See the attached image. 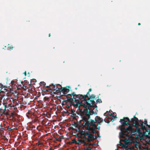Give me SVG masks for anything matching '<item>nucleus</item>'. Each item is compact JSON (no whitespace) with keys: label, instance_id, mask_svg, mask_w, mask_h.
<instances>
[{"label":"nucleus","instance_id":"nucleus-1","mask_svg":"<svg viewBox=\"0 0 150 150\" xmlns=\"http://www.w3.org/2000/svg\"><path fill=\"white\" fill-rule=\"evenodd\" d=\"M138 119L136 117L134 118H132L130 120L128 117H124L122 119H121L120 122L122 125L119 126V128L122 132L120 133V136H122L123 132H127V133H130V137L133 135H134L136 132V130L133 129L132 127L133 124H129V122H132L133 123H136L138 122L139 121Z\"/></svg>","mask_w":150,"mask_h":150},{"label":"nucleus","instance_id":"nucleus-2","mask_svg":"<svg viewBox=\"0 0 150 150\" xmlns=\"http://www.w3.org/2000/svg\"><path fill=\"white\" fill-rule=\"evenodd\" d=\"M96 105H93V106H91L86 107H83L85 108L83 109V112L81 114L82 118L81 121L83 122V123H85L86 122H90L91 119H90V116L95 113V112L94 111V107Z\"/></svg>","mask_w":150,"mask_h":150},{"label":"nucleus","instance_id":"nucleus-3","mask_svg":"<svg viewBox=\"0 0 150 150\" xmlns=\"http://www.w3.org/2000/svg\"><path fill=\"white\" fill-rule=\"evenodd\" d=\"M95 97V95L94 94H92L90 96L88 95V97H87L84 100H77L78 102L74 104V105L77 107L93 106V105H96V103L94 100Z\"/></svg>","mask_w":150,"mask_h":150},{"label":"nucleus","instance_id":"nucleus-4","mask_svg":"<svg viewBox=\"0 0 150 150\" xmlns=\"http://www.w3.org/2000/svg\"><path fill=\"white\" fill-rule=\"evenodd\" d=\"M90 122H86L82 123V125L87 130L90 131L93 134L98 133V131H96L95 129L97 128V126L95 124L93 120H91Z\"/></svg>","mask_w":150,"mask_h":150},{"label":"nucleus","instance_id":"nucleus-5","mask_svg":"<svg viewBox=\"0 0 150 150\" xmlns=\"http://www.w3.org/2000/svg\"><path fill=\"white\" fill-rule=\"evenodd\" d=\"M121 132L119 133V135L120 137V142L119 145L121 146V148L127 149V147L128 144L129 143V141L128 139L126 138L125 137L124 135H125L126 136L129 137V135L128 134L129 133H127V132H123V134L122 136H120V134Z\"/></svg>","mask_w":150,"mask_h":150},{"label":"nucleus","instance_id":"nucleus-6","mask_svg":"<svg viewBox=\"0 0 150 150\" xmlns=\"http://www.w3.org/2000/svg\"><path fill=\"white\" fill-rule=\"evenodd\" d=\"M69 88H71V87L69 86H67L65 87H63L61 86V92H62L64 94V95L66 97L67 99L66 100V101L69 102L70 103H73L76 102L73 100L72 101V99L73 98L72 97L71 98V94L73 92L71 93L70 94H67L70 91Z\"/></svg>","mask_w":150,"mask_h":150},{"label":"nucleus","instance_id":"nucleus-7","mask_svg":"<svg viewBox=\"0 0 150 150\" xmlns=\"http://www.w3.org/2000/svg\"><path fill=\"white\" fill-rule=\"evenodd\" d=\"M92 89L90 88L88 90V91L86 95H82L80 94H76L75 92H73L71 94V98L72 97V101L73 100L76 101L77 100H84L87 97H88V95H89V92L91 91Z\"/></svg>","mask_w":150,"mask_h":150},{"label":"nucleus","instance_id":"nucleus-8","mask_svg":"<svg viewBox=\"0 0 150 150\" xmlns=\"http://www.w3.org/2000/svg\"><path fill=\"white\" fill-rule=\"evenodd\" d=\"M141 121V120H139L138 121V122L133 124V126H134L136 127L137 129V132L139 133H140V130L139 128V126H142L143 125V124L144 123V122L143 121L142 122H139Z\"/></svg>","mask_w":150,"mask_h":150},{"label":"nucleus","instance_id":"nucleus-9","mask_svg":"<svg viewBox=\"0 0 150 150\" xmlns=\"http://www.w3.org/2000/svg\"><path fill=\"white\" fill-rule=\"evenodd\" d=\"M86 136L88 137V142L93 141L94 140V135L91 134L89 131H88V133Z\"/></svg>","mask_w":150,"mask_h":150},{"label":"nucleus","instance_id":"nucleus-10","mask_svg":"<svg viewBox=\"0 0 150 150\" xmlns=\"http://www.w3.org/2000/svg\"><path fill=\"white\" fill-rule=\"evenodd\" d=\"M66 100H64V102L65 103L66 105V107L67 108H69L71 105V103H73V105L74 106H76L77 107V106H75L74 105V104H75V103H74V102L73 103H70L69 102L66 101ZM78 101L77 102H76V103H78Z\"/></svg>","mask_w":150,"mask_h":150},{"label":"nucleus","instance_id":"nucleus-11","mask_svg":"<svg viewBox=\"0 0 150 150\" xmlns=\"http://www.w3.org/2000/svg\"><path fill=\"white\" fill-rule=\"evenodd\" d=\"M52 84L49 86H47L46 87L45 91L46 92H52L53 90V88H51V87H52Z\"/></svg>","mask_w":150,"mask_h":150},{"label":"nucleus","instance_id":"nucleus-12","mask_svg":"<svg viewBox=\"0 0 150 150\" xmlns=\"http://www.w3.org/2000/svg\"><path fill=\"white\" fill-rule=\"evenodd\" d=\"M103 120L99 116H96L95 118V122H103Z\"/></svg>","mask_w":150,"mask_h":150},{"label":"nucleus","instance_id":"nucleus-13","mask_svg":"<svg viewBox=\"0 0 150 150\" xmlns=\"http://www.w3.org/2000/svg\"><path fill=\"white\" fill-rule=\"evenodd\" d=\"M141 129H142L144 131H146L147 132H150V129H148L144 125H143L141 126Z\"/></svg>","mask_w":150,"mask_h":150},{"label":"nucleus","instance_id":"nucleus-14","mask_svg":"<svg viewBox=\"0 0 150 150\" xmlns=\"http://www.w3.org/2000/svg\"><path fill=\"white\" fill-rule=\"evenodd\" d=\"M52 86H53L52 88L53 90L59 91L60 92L61 91V88H59L57 87H55V85L52 83Z\"/></svg>","mask_w":150,"mask_h":150},{"label":"nucleus","instance_id":"nucleus-15","mask_svg":"<svg viewBox=\"0 0 150 150\" xmlns=\"http://www.w3.org/2000/svg\"><path fill=\"white\" fill-rule=\"evenodd\" d=\"M5 47H6V49L8 50H12L13 48V47L12 46V45L11 46L9 44H8L7 45V47L6 46H5Z\"/></svg>","mask_w":150,"mask_h":150},{"label":"nucleus","instance_id":"nucleus-16","mask_svg":"<svg viewBox=\"0 0 150 150\" xmlns=\"http://www.w3.org/2000/svg\"><path fill=\"white\" fill-rule=\"evenodd\" d=\"M76 142L78 143L77 144H78L79 143H81L82 144H83L86 142H85V140L79 139V138L76 141Z\"/></svg>","mask_w":150,"mask_h":150},{"label":"nucleus","instance_id":"nucleus-17","mask_svg":"<svg viewBox=\"0 0 150 150\" xmlns=\"http://www.w3.org/2000/svg\"><path fill=\"white\" fill-rule=\"evenodd\" d=\"M87 133L88 131L86 132L82 131L81 132V135L86 136Z\"/></svg>","mask_w":150,"mask_h":150},{"label":"nucleus","instance_id":"nucleus-18","mask_svg":"<svg viewBox=\"0 0 150 150\" xmlns=\"http://www.w3.org/2000/svg\"><path fill=\"white\" fill-rule=\"evenodd\" d=\"M4 88H5V87L2 84H0V92L3 91L2 90Z\"/></svg>","mask_w":150,"mask_h":150},{"label":"nucleus","instance_id":"nucleus-19","mask_svg":"<svg viewBox=\"0 0 150 150\" xmlns=\"http://www.w3.org/2000/svg\"><path fill=\"white\" fill-rule=\"evenodd\" d=\"M33 85H34V83H30V84H29V88H30L31 89L33 88V87H34Z\"/></svg>","mask_w":150,"mask_h":150},{"label":"nucleus","instance_id":"nucleus-20","mask_svg":"<svg viewBox=\"0 0 150 150\" xmlns=\"http://www.w3.org/2000/svg\"><path fill=\"white\" fill-rule=\"evenodd\" d=\"M72 143H75L76 144H78V143L76 142V139H73V140H72Z\"/></svg>","mask_w":150,"mask_h":150},{"label":"nucleus","instance_id":"nucleus-21","mask_svg":"<svg viewBox=\"0 0 150 150\" xmlns=\"http://www.w3.org/2000/svg\"><path fill=\"white\" fill-rule=\"evenodd\" d=\"M6 109L4 108V109H1L0 110V112L2 113V114H4Z\"/></svg>","mask_w":150,"mask_h":150},{"label":"nucleus","instance_id":"nucleus-22","mask_svg":"<svg viewBox=\"0 0 150 150\" xmlns=\"http://www.w3.org/2000/svg\"><path fill=\"white\" fill-rule=\"evenodd\" d=\"M40 85L41 86H45L46 85V83L44 82H41L40 83Z\"/></svg>","mask_w":150,"mask_h":150},{"label":"nucleus","instance_id":"nucleus-23","mask_svg":"<svg viewBox=\"0 0 150 150\" xmlns=\"http://www.w3.org/2000/svg\"><path fill=\"white\" fill-rule=\"evenodd\" d=\"M86 136H84L83 137V138L85 139L84 140H85V142L86 141L88 142V138L86 137Z\"/></svg>","mask_w":150,"mask_h":150},{"label":"nucleus","instance_id":"nucleus-24","mask_svg":"<svg viewBox=\"0 0 150 150\" xmlns=\"http://www.w3.org/2000/svg\"><path fill=\"white\" fill-rule=\"evenodd\" d=\"M36 82V80L35 79H33L31 80L30 83H34V84Z\"/></svg>","mask_w":150,"mask_h":150},{"label":"nucleus","instance_id":"nucleus-25","mask_svg":"<svg viewBox=\"0 0 150 150\" xmlns=\"http://www.w3.org/2000/svg\"><path fill=\"white\" fill-rule=\"evenodd\" d=\"M3 104L4 106V108L6 109L7 108L6 103L5 102H3Z\"/></svg>","mask_w":150,"mask_h":150},{"label":"nucleus","instance_id":"nucleus-26","mask_svg":"<svg viewBox=\"0 0 150 150\" xmlns=\"http://www.w3.org/2000/svg\"><path fill=\"white\" fill-rule=\"evenodd\" d=\"M144 123L145 124V125H146V126H148V125L147 123V121L145 119H144Z\"/></svg>","mask_w":150,"mask_h":150},{"label":"nucleus","instance_id":"nucleus-27","mask_svg":"<svg viewBox=\"0 0 150 150\" xmlns=\"http://www.w3.org/2000/svg\"><path fill=\"white\" fill-rule=\"evenodd\" d=\"M30 113L29 112H28L26 114L27 116L29 118H30L31 117L30 116Z\"/></svg>","mask_w":150,"mask_h":150},{"label":"nucleus","instance_id":"nucleus-28","mask_svg":"<svg viewBox=\"0 0 150 150\" xmlns=\"http://www.w3.org/2000/svg\"><path fill=\"white\" fill-rule=\"evenodd\" d=\"M85 150H91V148L90 147V146H89L88 147H86V148H85Z\"/></svg>","mask_w":150,"mask_h":150},{"label":"nucleus","instance_id":"nucleus-29","mask_svg":"<svg viewBox=\"0 0 150 150\" xmlns=\"http://www.w3.org/2000/svg\"><path fill=\"white\" fill-rule=\"evenodd\" d=\"M100 101H101V103H102V101H101V99H97V100H96V102H97V103H100Z\"/></svg>","mask_w":150,"mask_h":150},{"label":"nucleus","instance_id":"nucleus-30","mask_svg":"<svg viewBox=\"0 0 150 150\" xmlns=\"http://www.w3.org/2000/svg\"><path fill=\"white\" fill-rule=\"evenodd\" d=\"M2 98L0 96V105L1 104V103H2L1 100H2Z\"/></svg>","mask_w":150,"mask_h":150},{"label":"nucleus","instance_id":"nucleus-31","mask_svg":"<svg viewBox=\"0 0 150 150\" xmlns=\"http://www.w3.org/2000/svg\"><path fill=\"white\" fill-rule=\"evenodd\" d=\"M8 129V130L9 131H12L13 130V129L12 128V127H11L10 128H9Z\"/></svg>","mask_w":150,"mask_h":150},{"label":"nucleus","instance_id":"nucleus-32","mask_svg":"<svg viewBox=\"0 0 150 150\" xmlns=\"http://www.w3.org/2000/svg\"><path fill=\"white\" fill-rule=\"evenodd\" d=\"M12 105V104L11 103V104H9L8 105V106L9 107H12V106L11 105Z\"/></svg>","mask_w":150,"mask_h":150},{"label":"nucleus","instance_id":"nucleus-33","mask_svg":"<svg viewBox=\"0 0 150 150\" xmlns=\"http://www.w3.org/2000/svg\"><path fill=\"white\" fill-rule=\"evenodd\" d=\"M112 117L114 118H117V116L116 115H115V116H112Z\"/></svg>","mask_w":150,"mask_h":150},{"label":"nucleus","instance_id":"nucleus-34","mask_svg":"<svg viewBox=\"0 0 150 150\" xmlns=\"http://www.w3.org/2000/svg\"><path fill=\"white\" fill-rule=\"evenodd\" d=\"M23 74H24L25 75V76H26V71H25V72L23 73Z\"/></svg>","mask_w":150,"mask_h":150},{"label":"nucleus","instance_id":"nucleus-35","mask_svg":"<svg viewBox=\"0 0 150 150\" xmlns=\"http://www.w3.org/2000/svg\"><path fill=\"white\" fill-rule=\"evenodd\" d=\"M97 125H99L100 124V123H101V122H97Z\"/></svg>","mask_w":150,"mask_h":150},{"label":"nucleus","instance_id":"nucleus-36","mask_svg":"<svg viewBox=\"0 0 150 150\" xmlns=\"http://www.w3.org/2000/svg\"><path fill=\"white\" fill-rule=\"evenodd\" d=\"M2 90H5V91H7L6 90V89L5 88H4V89H3Z\"/></svg>","mask_w":150,"mask_h":150},{"label":"nucleus","instance_id":"nucleus-37","mask_svg":"<svg viewBox=\"0 0 150 150\" xmlns=\"http://www.w3.org/2000/svg\"><path fill=\"white\" fill-rule=\"evenodd\" d=\"M147 126L148 127V128H150V124L149 125H148V126Z\"/></svg>","mask_w":150,"mask_h":150},{"label":"nucleus","instance_id":"nucleus-38","mask_svg":"<svg viewBox=\"0 0 150 150\" xmlns=\"http://www.w3.org/2000/svg\"><path fill=\"white\" fill-rule=\"evenodd\" d=\"M100 127L99 126V127H98V128H97V129H99V130H100Z\"/></svg>","mask_w":150,"mask_h":150},{"label":"nucleus","instance_id":"nucleus-39","mask_svg":"<svg viewBox=\"0 0 150 150\" xmlns=\"http://www.w3.org/2000/svg\"><path fill=\"white\" fill-rule=\"evenodd\" d=\"M51 36V34H50V33H49V37H50Z\"/></svg>","mask_w":150,"mask_h":150},{"label":"nucleus","instance_id":"nucleus-40","mask_svg":"<svg viewBox=\"0 0 150 150\" xmlns=\"http://www.w3.org/2000/svg\"><path fill=\"white\" fill-rule=\"evenodd\" d=\"M114 120V119H113L112 118V119H111V121H113Z\"/></svg>","mask_w":150,"mask_h":150},{"label":"nucleus","instance_id":"nucleus-41","mask_svg":"<svg viewBox=\"0 0 150 150\" xmlns=\"http://www.w3.org/2000/svg\"><path fill=\"white\" fill-rule=\"evenodd\" d=\"M138 25H141L140 23H139L138 24Z\"/></svg>","mask_w":150,"mask_h":150},{"label":"nucleus","instance_id":"nucleus-42","mask_svg":"<svg viewBox=\"0 0 150 150\" xmlns=\"http://www.w3.org/2000/svg\"><path fill=\"white\" fill-rule=\"evenodd\" d=\"M109 115H110L112 116V114L111 113L110 114V113L109 114Z\"/></svg>","mask_w":150,"mask_h":150},{"label":"nucleus","instance_id":"nucleus-43","mask_svg":"<svg viewBox=\"0 0 150 150\" xmlns=\"http://www.w3.org/2000/svg\"><path fill=\"white\" fill-rule=\"evenodd\" d=\"M136 117H135V115H134V117L133 118H135Z\"/></svg>","mask_w":150,"mask_h":150},{"label":"nucleus","instance_id":"nucleus-44","mask_svg":"<svg viewBox=\"0 0 150 150\" xmlns=\"http://www.w3.org/2000/svg\"><path fill=\"white\" fill-rule=\"evenodd\" d=\"M58 85H59V86H61V85H60V84H58Z\"/></svg>","mask_w":150,"mask_h":150},{"label":"nucleus","instance_id":"nucleus-45","mask_svg":"<svg viewBox=\"0 0 150 150\" xmlns=\"http://www.w3.org/2000/svg\"><path fill=\"white\" fill-rule=\"evenodd\" d=\"M75 89L76 90H77V88H75Z\"/></svg>","mask_w":150,"mask_h":150},{"label":"nucleus","instance_id":"nucleus-46","mask_svg":"<svg viewBox=\"0 0 150 150\" xmlns=\"http://www.w3.org/2000/svg\"><path fill=\"white\" fill-rule=\"evenodd\" d=\"M23 87H24L25 88V87L24 86H23Z\"/></svg>","mask_w":150,"mask_h":150},{"label":"nucleus","instance_id":"nucleus-47","mask_svg":"<svg viewBox=\"0 0 150 150\" xmlns=\"http://www.w3.org/2000/svg\"><path fill=\"white\" fill-rule=\"evenodd\" d=\"M23 83V82H21V83H22V84Z\"/></svg>","mask_w":150,"mask_h":150},{"label":"nucleus","instance_id":"nucleus-48","mask_svg":"<svg viewBox=\"0 0 150 150\" xmlns=\"http://www.w3.org/2000/svg\"><path fill=\"white\" fill-rule=\"evenodd\" d=\"M52 87H53V86H52V87H51V88H52Z\"/></svg>","mask_w":150,"mask_h":150},{"label":"nucleus","instance_id":"nucleus-49","mask_svg":"<svg viewBox=\"0 0 150 150\" xmlns=\"http://www.w3.org/2000/svg\"><path fill=\"white\" fill-rule=\"evenodd\" d=\"M51 149V148H50V150Z\"/></svg>","mask_w":150,"mask_h":150},{"label":"nucleus","instance_id":"nucleus-50","mask_svg":"<svg viewBox=\"0 0 150 150\" xmlns=\"http://www.w3.org/2000/svg\"><path fill=\"white\" fill-rule=\"evenodd\" d=\"M106 114V113H105L104 114V115H105Z\"/></svg>","mask_w":150,"mask_h":150},{"label":"nucleus","instance_id":"nucleus-51","mask_svg":"<svg viewBox=\"0 0 150 150\" xmlns=\"http://www.w3.org/2000/svg\"><path fill=\"white\" fill-rule=\"evenodd\" d=\"M78 86H80V85H78Z\"/></svg>","mask_w":150,"mask_h":150},{"label":"nucleus","instance_id":"nucleus-52","mask_svg":"<svg viewBox=\"0 0 150 150\" xmlns=\"http://www.w3.org/2000/svg\"><path fill=\"white\" fill-rule=\"evenodd\" d=\"M91 144H90V145H91Z\"/></svg>","mask_w":150,"mask_h":150},{"label":"nucleus","instance_id":"nucleus-53","mask_svg":"<svg viewBox=\"0 0 150 150\" xmlns=\"http://www.w3.org/2000/svg\"><path fill=\"white\" fill-rule=\"evenodd\" d=\"M129 150H130V149H129Z\"/></svg>","mask_w":150,"mask_h":150}]
</instances>
